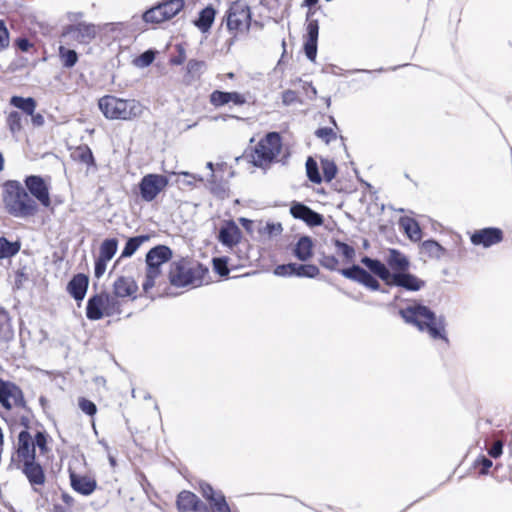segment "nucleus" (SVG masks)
<instances>
[{
    "label": "nucleus",
    "mask_w": 512,
    "mask_h": 512,
    "mask_svg": "<svg viewBox=\"0 0 512 512\" xmlns=\"http://www.w3.org/2000/svg\"><path fill=\"white\" fill-rule=\"evenodd\" d=\"M24 428L18 434L12 460L17 469L25 475L32 490L42 495L47 477L43 466L36 460V448L40 455H47L50 452L51 437L45 430L37 431L32 437L27 430L29 426Z\"/></svg>",
    "instance_id": "nucleus-1"
},
{
    "label": "nucleus",
    "mask_w": 512,
    "mask_h": 512,
    "mask_svg": "<svg viewBox=\"0 0 512 512\" xmlns=\"http://www.w3.org/2000/svg\"><path fill=\"white\" fill-rule=\"evenodd\" d=\"M0 405L2 419L10 426L28 427L31 410L22 389L14 382L0 378Z\"/></svg>",
    "instance_id": "nucleus-2"
},
{
    "label": "nucleus",
    "mask_w": 512,
    "mask_h": 512,
    "mask_svg": "<svg viewBox=\"0 0 512 512\" xmlns=\"http://www.w3.org/2000/svg\"><path fill=\"white\" fill-rule=\"evenodd\" d=\"M399 315L406 323L415 326L421 332H426L431 339L449 343L444 317L436 316L429 307L413 301L408 306L401 308Z\"/></svg>",
    "instance_id": "nucleus-3"
},
{
    "label": "nucleus",
    "mask_w": 512,
    "mask_h": 512,
    "mask_svg": "<svg viewBox=\"0 0 512 512\" xmlns=\"http://www.w3.org/2000/svg\"><path fill=\"white\" fill-rule=\"evenodd\" d=\"M287 156L282 136L278 132H268L255 145H250L244 153L249 163L262 170L269 169Z\"/></svg>",
    "instance_id": "nucleus-4"
},
{
    "label": "nucleus",
    "mask_w": 512,
    "mask_h": 512,
    "mask_svg": "<svg viewBox=\"0 0 512 512\" xmlns=\"http://www.w3.org/2000/svg\"><path fill=\"white\" fill-rule=\"evenodd\" d=\"M2 203L5 212L15 218L34 217L39 205L18 180H7L2 184Z\"/></svg>",
    "instance_id": "nucleus-5"
},
{
    "label": "nucleus",
    "mask_w": 512,
    "mask_h": 512,
    "mask_svg": "<svg viewBox=\"0 0 512 512\" xmlns=\"http://www.w3.org/2000/svg\"><path fill=\"white\" fill-rule=\"evenodd\" d=\"M361 263L370 272L378 276L388 286H397L407 291H419L425 286V281L409 273V270L402 273H391L387 266L378 259L364 256Z\"/></svg>",
    "instance_id": "nucleus-6"
},
{
    "label": "nucleus",
    "mask_w": 512,
    "mask_h": 512,
    "mask_svg": "<svg viewBox=\"0 0 512 512\" xmlns=\"http://www.w3.org/2000/svg\"><path fill=\"white\" fill-rule=\"evenodd\" d=\"M208 269L196 260L181 258L170 264L168 278L175 287L202 285Z\"/></svg>",
    "instance_id": "nucleus-7"
},
{
    "label": "nucleus",
    "mask_w": 512,
    "mask_h": 512,
    "mask_svg": "<svg viewBox=\"0 0 512 512\" xmlns=\"http://www.w3.org/2000/svg\"><path fill=\"white\" fill-rule=\"evenodd\" d=\"M98 107L109 120L129 121L143 112L141 103L135 99H122L114 95H104L98 100Z\"/></svg>",
    "instance_id": "nucleus-8"
},
{
    "label": "nucleus",
    "mask_w": 512,
    "mask_h": 512,
    "mask_svg": "<svg viewBox=\"0 0 512 512\" xmlns=\"http://www.w3.org/2000/svg\"><path fill=\"white\" fill-rule=\"evenodd\" d=\"M173 252L166 245H157L151 248L145 256V272L142 282L144 293L148 294L160 283L163 276L162 265L169 262Z\"/></svg>",
    "instance_id": "nucleus-9"
},
{
    "label": "nucleus",
    "mask_w": 512,
    "mask_h": 512,
    "mask_svg": "<svg viewBox=\"0 0 512 512\" xmlns=\"http://www.w3.org/2000/svg\"><path fill=\"white\" fill-rule=\"evenodd\" d=\"M122 312L123 307L120 302L106 290L90 296L86 304V317L91 321L119 316Z\"/></svg>",
    "instance_id": "nucleus-10"
},
{
    "label": "nucleus",
    "mask_w": 512,
    "mask_h": 512,
    "mask_svg": "<svg viewBox=\"0 0 512 512\" xmlns=\"http://www.w3.org/2000/svg\"><path fill=\"white\" fill-rule=\"evenodd\" d=\"M319 262L322 267L331 271H339L345 278L355 281L372 291H378L381 287L379 281L371 273L358 265L339 269V260L334 255L323 254Z\"/></svg>",
    "instance_id": "nucleus-11"
},
{
    "label": "nucleus",
    "mask_w": 512,
    "mask_h": 512,
    "mask_svg": "<svg viewBox=\"0 0 512 512\" xmlns=\"http://www.w3.org/2000/svg\"><path fill=\"white\" fill-rule=\"evenodd\" d=\"M226 25L234 37L240 33L247 32L251 25L249 6L240 0L233 2L226 12Z\"/></svg>",
    "instance_id": "nucleus-12"
},
{
    "label": "nucleus",
    "mask_w": 512,
    "mask_h": 512,
    "mask_svg": "<svg viewBox=\"0 0 512 512\" xmlns=\"http://www.w3.org/2000/svg\"><path fill=\"white\" fill-rule=\"evenodd\" d=\"M169 179L162 174L150 173L139 182V192L143 201L152 202L166 189Z\"/></svg>",
    "instance_id": "nucleus-13"
},
{
    "label": "nucleus",
    "mask_w": 512,
    "mask_h": 512,
    "mask_svg": "<svg viewBox=\"0 0 512 512\" xmlns=\"http://www.w3.org/2000/svg\"><path fill=\"white\" fill-rule=\"evenodd\" d=\"M98 34V27L92 23L79 22L66 25L61 33V38H69L78 44H90Z\"/></svg>",
    "instance_id": "nucleus-14"
},
{
    "label": "nucleus",
    "mask_w": 512,
    "mask_h": 512,
    "mask_svg": "<svg viewBox=\"0 0 512 512\" xmlns=\"http://www.w3.org/2000/svg\"><path fill=\"white\" fill-rule=\"evenodd\" d=\"M24 187L36 200L38 205L48 208L51 206L50 185L39 175H29L24 179Z\"/></svg>",
    "instance_id": "nucleus-15"
},
{
    "label": "nucleus",
    "mask_w": 512,
    "mask_h": 512,
    "mask_svg": "<svg viewBox=\"0 0 512 512\" xmlns=\"http://www.w3.org/2000/svg\"><path fill=\"white\" fill-rule=\"evenodd\" d=\"M138 291V284L132 276L120 275L112 283L110 294L123 306L129 300H135Z\"/></svg>",
    "instance_id": "nucleus-16"
},
{
    "label": "nucleus",
    "mask_w": 512,
    "mask_h": 512,
    "mask_svg": "<svg viewBox=\"0 0 512 512\" xmlns=\"http://www.w3.org/2000/svg\"><path fill=\"white\" fill-rule=\"evenodd\" d=\"M199 492L207 502L208 512H232L225 495L221 490H216L211 484L200 481Z\"/></svg>",
    "instance_id": "nucleus-17"
},
{
    "label": "nucleus",
    "mask_w": 512,
    "mask_h": 512,
    "mask_svg": "<svg viewBox=\"0 0 512 512\" xmlns=\"http://www.w3.org/2000/svg\"><path fill=\"white\" fill-rule=\"evenodd\" d=\"M199 492L207 502L208 512H232L225 495L221 490H216L211 484L200 481Z\"/></svg>",
    "instance_id": "nucleus-18"
},
{
    "label": "nucleus",
    "mask_w": 512,
    "mask_h": 512,
    "mask_svg": "<svg viewBox=\"0 0 512 512\" xmlns=\"http://www.w3.org/2000/svg\"><path fill=\"white\" fill-rule=\"evenodd\" d=\"M118 249V240L116 238H106L99 247L98 256L94 262V276L100 279L107 268L108 262L115 256Z\"/></svg>",
    "instance_id": "nucleus-19"
},
{
    "label": "nucleus",
    "mask_w": 512,
    "mask_h": 512,
    "mask_svg": "<svg viewBox=\"0 0 512 512\" xmlns=\"http://www.w3.org/2000/svg\"><path fill=\"white\" fill-rule=\"evenodd\" d=\"M315 13L314 10H309L307 13V27H306V35L304 42V51L307 58L311 61L316 59L317 55V41L319 34V23L316 19H310V17Z\"/></svg>",
    "instance_id": "nucleus-20"
},
{
    "label": "nucleus",
    "mask_w": 512,
    "mask_h": 512,
    "mask_svg": "<svg viewBox=\"0 0 512 512\" xmlns=\"http://www.w3.org/2000/svg\"><path fill=\"white\" fill-rule=\"evenodd\" d=\"M178 512H208L207 505L193 492L182 490L176 498Z\"/></svg>",
    "instance_id": "nucleus-21"
},
{
    "label": "nucleus",
    "mask_w": 512,
    "mask_h": 512,
    "mask_svg": "<svg viewBox=\"0 0 512 512\" xmlns=\"http://www.w3.org/2000/svg\"><path fill=\"white\" fill-rule=\"evenodd\" d=\"M69 480L71 488L84 496L91 495L97 488V480L89 474H81L69 469Z\"/></svg>",
    "instance_id": "nucleus-22"
},
{
    "label": "nucleus",
    "mask_w": 512,
    "mask_h": 512,
    "mask_svg": "<svg viewBox=\"0 0 512 512\" xmlns=\"http://www.w3.org/2000/svg\"><path fill=\"white\" fill-rule=\"evenodd\" d=\"M504 238L503 231L500 228L488 227L475 230L470 236V241L473 245L490 247L500 243Z\"/></svg>",
    "instance_id": "nucleus-23"
},
{
    "label": "nucleus",
    "mask_w": 512,
    "mask_h": 512,
    "mask_svg": "<svg viewBox=\"0 0 512 512\" xmlns=\"http://www.w3.org/2000/svg\"><path fill=\"white\" fill-rule=\"evenodd\" d=\"M218 240L229 249L241 242L242 232L233 220L225 221L218 232Z\"/></svg>",
    "instance_id": "nucleus-24"
},
{
    "label": "nucleus",
    "mask_w": 512,
    "mask_h": 512,
    "mask_svg": "<svg viewBox=\"0 0 512 512\" xmlns=\"http://www.w3.org/2000/svg\"><path fill=\"white\" fill-rule=\"evenodd\" d=\"M70 158L72 161L84 165L86 171L97 170V164L93 156L92 150L86 144H81L70 149Z\"/></svg>",
    "instance_id": "nucleus-25"
},
{
    "label": "nucleus",
    "mask_w": 512,
    "mask_h": 512,
    "mask_svg": "<svg viewBox=\"0 0 512 512\" xmlns=\"http://www.w3.org/2000/svg\"><path fill=\"white\" fill-rule=\"evenodd\" d=\"M290 213L294 218L300 219L310 226H319L323 223L321 214L302 203L293 204L290 208Z\"/></svg>",
    "instance_id": "nucleus-26"
},
{
    "label": "nucleus",
    "mask_w": 512,
    "mask_h": 512,
    "mask_svg": "<svg viewBox=\"0 0 512 512\" xmlns=\"http://www.w3.org/2000/svg\"><path fill=\"white\" fill-rule=\"evenodd\" d=\"M89 277L83 273L75 274L68 282L66 290L77 302L82 301L87 293Z\"/></svg>",
    "instance_id": "nucleus-27"
},
{
    "label": "nucleus",
    "mask_w": 512,
    "mask_h": 512,
    "mask_svg": "<svg viewBox=\"0 0 512 512\" xmlns=\"http://www.w3.org/2000/svg\"><path fill=\"white\" fill-rule=\"evenodd\" d=\"M387 268L391 273H402L409 270L410 262L408 258L397 249H389L386 257Z\"/></svg>",
    "instance_id": "nucleus-28"
},
{
    "label": "nucleus",
    "mask_w": 512,
    "mask_h": 512,
    "mask_svg": "<svg viewBox=\"0 0 512 512\" xmlns=\"http://www.w3.org/2000/svg\"><path fill=\"white\" fill-rule=\"evenodd\" d=\"M151 239V236L148 234L144 235H138L134 237H130L126 243L125 246L121 252V255L119 259L116 261L115 264H117L121 259L129 258L133 256L136 251L146 242H148Z\"/></svg>",
    "instance_id": "nucleus-29"
},
{
    "label": "nucleus",
    "mask_w": 512,
    "mask_h": 512,
    "mask_svg": "<svg viewBox=\"0 0 512 512\" xmlns=\"http://www.w3.org/2000/svg\"><path fill=\"white\" fill-rule=\"evenodd\" d=\"M420 253L428 259H441L447 254V250L437 241L429 239L421 243Z\"/></svg>",
    "instance_id": "nucleus-30"
},
{
    "label": "nucleus",
    "mask_w": 512,
    "mask_h": 512,
    "mask_svg": "<svg viewBox=\"0 0 512 512\" xmlns=\"http://www.w3.org/2000/svg\"><path fill=\"white\" fill-rule=\"evenodd\" d=\"M216 15V10L212 5H209L199 12L198 18L194 20V25L201 31L207 32L210 30Z\"/></svg>",
    "instance_id": "nucleus-31"
},
{
    "label": "nucleus",
    "mask_w": 512,
    "mask_h": 512,
    "mask_svg": "<svg viewBox=\"0 0 512 512\" xmlns=\"http://www.w3.org/2000/svg\"><path fill=\"white\" fill-rule=\"evenodd\" d=\"M293 253L300 261H307L313 256V242L310 237L302 236L297 241Z\"/></svg>",
    "instance_id": "nucleus-32"
},
{
    "label": "nucleus",
    "mask_w": 512,
    "mask_h": 512,
    "mask_svg": "<svg viewBox=\"0 0 512 512\" xmlns=\"http://www.w3.org/2000/svg\"><path fill=\"white\" fill-rule=\"evenodd\" d=\"M21 241H9L6 237H0V260L12 258L19 253Z\"/></svg>",
    "instance_id": "nucleus-33"
},
{
    "label": "nucleus",
    "mask_w": 512,
    "mask_h": 512,
    "mask_svg": "<svg viewBox=\"0 0 512 512\" xmlns=\"http://www.w3.org/2000/svg\"><path fill=\"white\" fill-rule=\"evenodd\" d=\"M10 104L20 109L26 115H32L37 107V102L32 97L24 98L21 96H12L10 99Z\"/></svg>",
    "instance_id": "nucleus-34"
},
{
    "label": "nucleus",
    "mask_w": 512,
    "mask_h": 512,
    "mask_svg": "<svg viewBox=\"0 0 512 512\" xmlns=\"http://www.w3.org/2000/svg\"><path fill=\"white\" fill-rule=\"evenodd\" d=\"M159 9L165 16L166 20L172 19L184 8L183 0H165L158 4Z\"/></svg>",
    "instance_id": "nucleus-35"
},
{
    "label": "nucleus",
    "mask_w": 512,
    "mask_h": 512,
    "mask_svg": "<svg viewBox=\"0 0 512 512\" xmlns=\"http://www.w3.org/2000/svg\"><path fill=\"white\" fill-rule=\"evenodd\" d=\"M333 243L336 254L342 258L343 263L348 264L354 261L356 251L353 246L337 239Z\"/></svg>",
    "instance_id": "nucleus-36"
},
{
    "label": "nucleus",
    "mask_w": 512,
    "mask_h": 512,
    "mask_svg": "<svg viewBox=\"0 0 512 512\" xmlns=\"http://www.w3.org/2000/svg\"><path fill=\"white\" fill-rule=\"evenodd\" d=\"M58 56L62 66L65 68L74 67L79 59L75 50L66 48L63 45H60L58 48Z\"/></svg>",
    "instance_id": "nucleus-37"
},
{
    "label": "nucleus",
    "mask_w": 512,
    "mask_h": 512,
    "mask_svg": "<svg viewBox=\"0 0 512 512\" xmlns=\"http://www.w3.org/2000/svg\"><path fill=\"white\" fill-rule=\"evenodd\" d=\"M14 336L10 316L7 312L0 313V341L8 342Z\"/></svg>",
    "instance_id": "nucleus-38"
},
{
    "label": "nucleus",
    "mask_w": 512,
    "mask_h": 512,
    "mask_svg": "<svg viewBox=\"0 0 512 512\" xmlns=\"http://www.w3.org/2000/svg\"><path fill=\"white\" fill-rule=\"evenodd\" d=\"M205 67L206 63L202 60H189L187 63V76L189 77L187 83H191L195 79L199 80Z\"/></svg>",
    "instance_id": "nucleus-39"
},
{
    "label": "nucleus",
    "mask_w": 512,
    "mask_h": 512,
    "mask_svg": "<svg viewBox=\"0 0 512 512\" xmlns=\"http://www.w3.org/2000/svg\"><path fill=\"white\" fill-rule=\"evenodd\" d=\"M402 226L408 238L412 241H419L422 237V231L418 223L413 219H406L402 221Z\"/></svg>",
    "instance_id": "nucleus-40"
},
{
    "label": "nucleus",
    "mask_w": 512,
    "mask_h": 512,
    "mask_svg": "<svg viewBox=\"0 0 512 512\" xmlns=\"http://www.w3.org/2000/svg\"><path fill=\"white\" fill-rule=\"evenodd\" d=\"M306 174L308 179L314 184L322 182V175L319 172L317 161L313 157H308L306 160Z\"/></svg>",
    "instance_id": "nucleus-41"
},
{
    "label": "nucleus",
    "mask_w": 512,
    "mask_h": 512,
    "mask_svg": "<svg viewBox=\"0 0 512 512\" xmlns=\"http://www.w3.org/2000/svg\"><path fill=\"white\" fill-rule=\"evenodd\" d=\"M321 169H322V181L331 182L337 174V166L334 161L329 159H321Z\"/></svg>",
    "instance_id": "nucleus-42"
},
{
    "label": "nucleus",
    "mask_w": 512,
    "mask_h": 512,
    "mask_svg": "<svg viewBox=\"0 0 512 512\" xmlns=\"http://www.w3.org/2000/svg\"><path fill=\"white\" fill-rule=\"evenodd\" d=\"M319 273V268L314 264H296L295 275L298 277L315 278Z\"/></svg>",
    "instance_id": "nucleus-43"
},
{
    "label": "nucleus",
    "mask_w": 512,
    "mask_h": 512,
    "mask_svg": "<svg viewBox=\"0 0 512 512\" xmlns=\"http://www.w3.org/2000/svg\"><path fill=\"white\" fill-rule=\"evenodd\" d=\"M143 20L146 23H152V24H160L162 22L167 21L165 16L162 14V11L159 9L158 5L147 10L143 14Z\"/></svg>",
    "instance_id": "nucleus-44"
},
{
    "label": "nucleus",
    "mask_w": 512,
    "mask_h": 512,
    "mask_svg": "<svg viewBox=\"0 0 512 512\" xmlns=\"http://www.w3.org/2000/svg\"><path fill=\"white\" fill-rule=\"evenodd\" d=\"M7 126L12 133H19L22 129V117L19 112L12 111L7 116Z\"/></svg>",
    "instance_id": "nucleus-45"
},
{
    "label": "nucleus",
    "mask_w": 512,
    "mask_h": 512,
    "mask_svg": "<svg viewBox=\"0 0 512 512\" xmlns=\"http://www.w3.org/2000/svg\"><path fill=\"white\" fill-rule=\"evenodd\" d=\"M282 231L283 228L280 223H266L265 226L259 229L260 235L267 238L279 236Z\"/></svg>",
    "instance_id": "nucleus-46"
},
{
    "label": "nucleus",
    "mask_w": 512,
    "mask_h": 512,
    "mask_svg": "<svg viewBox=\"0 0 512 512\" xmlns=\"http://www.w3.org/2000/svg\"><path fill=\"white\" fill-rule=\"evenodd\" d=\"M209 102L212 106L218 108L228 104L227 92L214 90L209 96Z\"/></svg>",
    "instance_id": "nucleus-47"
},
{
    "label": "nucleus",
    "mask_w": 512,
    "mask_h": 512,
    "mask_svg": "<svg viewBox=\"0 0 512 512\" xmlns=\"http://www.w3.org/2000/svg\"><path fill=\"white\" fill-rule=\"evenodd\" d=\"M282 103L285 106L295 105L302 103L298 93L294 90L287 89L281 94Z\"/></svg>",
    "instance_id": "nucleus-48"
},
{
    "label": "nucleus",
    "mask_w": 512,
    "mask_h": 512,
    "mask_svg": "<svg viewBox=\"0 0 512 512\" xmlns=\"http://www.w3.org/2000/svg\"><path fill=\"white\" fill-rule=\"evenodd\" d=\"M212 262L215 272L220 276H227L229 274L227 257L214 258Z\"/></svg>",
    "instance_id": "nucleus-49"
},
{
    "label": "nucleus",
    "mask_w": 512,
    "mask_h": 512,
    "mask_svg": "<svg viewBox=\"0 0 512 512\" xmlns=\"http://www.w3.org/2000/svg\"><path fill=\"white\" fill-rule=\"evenodd\" d=\"M492 465V461L485 456L478 457L474 462V467L478 470L480 475L488 474Z\"/></svg>",
    "instance_id": "nucleus-50"
},
{
    "label": "nucleus",
    "mask_w": 512,
    "mask_h": 512,
    "mask_svg": "<svg viewBox=\"0 0 512 512\" xmlns=\"http://www.w3.org/2000/svg\"><path fill=\"white\" fill-rule=\"evenodd\" d=\"M78 405L82 412L91 417H93L97 412L95 403L85 397L79 398Z\"/></svg>",
    "instance_id": "nucleus-51"
},
{
    "label": "nucleus",
    "mask_w": 512,
    "mask_h": 512,
    "mask_svg": "<svg viewBox=\"0 0 512 512\" xmlns=\"http://www.w3.org/2000/svg\"><path fill=\"white\" fill-rule=\"evenodd\" d=\"M10 44V33L3 20H0V52L7 49Z\"/></svg>",
    "instance_id": "nucleus-52"
},
{
    "label": "nucleus",
    "mask_w": 512,
    "mask_h": 512,
    "mask_svg": "<svg viewBox=\"0 0 512 512\" xmlns=\"http://www.w3.org/2000/svg\"><path fill=\"white\" fill-rule=\"evenodd\" d=\"M315 134L318 138L324 140L326 143H330L336 139V133L332 128L329 127L319 128L316 130Z\"/></svg>",
    "instance_id": "nucleus-53"
},
{
    "label": "nucleus",
    "mask_w": 512,
    "mask_h": 512,
    "mask_svg": "<svg viewBox=\"0 0 512 512\" xmlns=\"http://www.w3.org/2000/svg\"><path fill=\"white\" fill-rule=\"evenodd\" d=\"M295 268L296 263L282 264L275 268L274 273L278 276H292L295 275Z\"/></svg>",
    "instance_id": "nucleus-54"
},
{
    "label": "nucleus",
    "mask_w": 512,
    "mask_h": 512,
    "mask_svg": "<svg viewBox=\"0 0 512 512\" xmlns=\"http://www.w3.org/2000/svg\"><path fill=\"white\" fill-rule=\"evenodd\" d=\"M228 104L232 103L235 106H243L247 103V98L244 94L233 91L227 92Z\"/></svg>",
    "instance_id": "nucleus-55"
},
{
    "label": "nucleus",
    "mask_w": 512,
    "mask_h": 512,
    "mask_svg": "<svg viewBox=\"0 0 512 512\" xmlns=\"http://www.w3.org/2000/svg\"><path fill=\"white\" fill-rule=\"evenodd\" d=\"M15 47L21 52H28L34 47V44L27 38H17L14 42Z\"/></svg>",
    "instance_id": "nucleus-56"
},
{
    "label": "nucleus",
    "mask_w": 512,
    "mask_h": 512,
    "mask_svg": "<svg viewBox=\"0 0 512 512\" xmlns=\"http://www.w3.org/2000/svg\"><path fill=\"white\" fill-rule=\"evenodd\" d=\"M503 452V442L501 440H496L492 446L488 449V454L493 457H499Z\"/></svg>",
    "instance_id": "nucleus-57"
},
{
    "label": "nucleus",
    "mask_w": 512,
    "mask_h": 512,
    "mask_svg": "<svg viewBox=\"0 0 512 512\" xmlns=\"http://www.w3.org/2000/svg\"><path fill=\"white\" fill-rule=\"evenodd\" d=\"M61 501H62V503H59V504L62 505L65 509H69V510H72V508L75 506V503H76L74 497L71 496L67 492H63L61 494Z\"/></svg>",
    "instance_id": "nucleus-58"
},
{
    "label": "nucleus",
    "mask_w": 512,
    "mask_h": 512,
    "mask_svg": "<svg viewBox=\"0 0 512 512\" xmlns=\"http://www.w3.org/2000/svg\"><path fill=\"white\" fill-rule=\"evenodd\" d=\"M154 59H155L154 52L151 50H148L139 56L138 61L140 62V64L142 66H148L154 61Z\"/></svg>",
    "instance_id": "nucleus-59"
},
{
    "label": "nucleus",
    "mask_w": 512,
    "mask_h": 512,
    "mask_svg": "<svg viewBox=\"0 0 512 512\" xmlns=\"http://www.w3.org/2000/svg\"><path fill=\"white\" fill-rule=\"evenodd\" d=\"M30 116H31L32 124L36 127L42 126L45 122L44 116L40 113L33 112V114Z\"/></svg>",
    "instance_id": "nucleus-60"
},
{
    "label": "nucleus",
    "mask_w": 512,
    "mask_h": 512,
    "mask_svg": "<svg viewBox=\"0 0 512 512\" xmlns=\"http://www.w3.org/2000/svg\"><path fill=\"white\" fill-rule=\"evenodd\" d=\"M51 512H71L69 509H65L62 505L59 503L53 504Z\"/></svg>",
    "instance_id": "nucleus-61"
},
{
    "label": "nucleus",
    "mask_w": 512,
    "mask_h": 512,
    "mask_svg": "<svg viewBox=\"0 0 512 512\" xmlns=\"http://www.w3.org/2000/svg\"><path fill=\"white\" fill-rule=\"evenodd\" d=\"M184 62V56L180 55L178 57L172 58L171 63L173 65H181Z\"/></svg>",
    "instance_id": "nucleus-62"
},
{
    "label": "nucleus",
    "mask_w": 512,
    "mask_h": 512,
    "mask_svg": "<svg viewBox=\"0 0 512 512\" xmlns=\"http://www.w3.org/2000/svg\"><path fill=\"white\" fill-rule=\"evenodd\" d=\"M318 0H304V5L309 7V10H312L311 7L316 5Z\"/></svg>",
    "instance_id": "nucleus-63"
},
{
    "label": "nucleus",
    "mask_w": 512,
    "mask_h": 512,
    "mask_svg": "<svg viewBox=\"0 0 512 512\" xmlns=\"http://www.w3.org/2000/svg\"><path fill=\"white\" fill-rule=\"evenodd\" d=\"M4 168V158L3 155L0 153V171H2Z\"/></svg>",
    "instance_id": "nucleus-64"
}]
</instances>
